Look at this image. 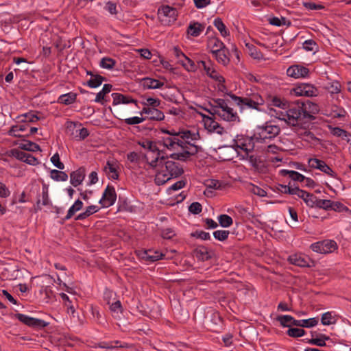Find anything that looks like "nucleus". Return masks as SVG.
I'll use <instances>...</instances> for the list:
<instances>
[{"mask_svg": "<svg viewBox=\"0 0 351 351\" xmlns=\"http://www.w3.org/2000/svg\"><path fill=\"white\" fill-rule=\"evenodd\" d=\"M319 110V106L315 103L308 100L298 101L285 113L281 112L279 119L285 121L290 125L305 128L306 124L315 119V114Z\"/></svg>", "mask_w": 351, "mask_h": 351, "instance_id": "obj_1", "label": "nucleus"}, {"mask_svg": "<svg viewBox=\"0 0 351 351\" xmlns=\"http://www.w3.org/2000/svg\"><path fill=\"white\" fill-rule=\"evenodd\" d=\"M228 95L240 107L241 110L245 108L260 110V106L264 104L263 99L258 95H253L251 97H238L232 93Z\"/></svg>", "mask_w": 351, "mask_h": 351, "instance_id": "obj_2", "label": "nucleus"}, {"mask_svg": "<svg viewBox=\"0 0 351 351\" xmlns=\"http://www.w3.org/2000/svg\"><path fill=\"white\" fill-rule=\"evenodd\" d=\"M280 132V129L278 126L266 124L265 125L258 127L254 135L256 143H267L270 140L278 135Z\"/></svg>", "mask_w": 351, "mask_h": 351, "instance_id": "obj_3", "label": "nucleus"}, {"mask_svg": "<svg viewBox=\"0 0 351 351\" xmlns=\"http://www.w3.org/2000/svg\"><path fill=\"white\" fill-rule=\"evenodd\" d=\"M256 140L254 135L252 137L237 135L236 137L232 140V145L231 147L234 148L238 154H240V151L245 152L246 156L252 152L254 148Z\"/></svg>", "mask_w": 351, "mask_h": 351, "instance_id": "obj_4", "label": "nucleus"}, {"mask_svg": "<svg viewBox=\"0 0 351 351\" xmlns=\"http://www.w3.org/2000/svg\"><path fill=\"white\" fill-rule=\"evenodd\" d=\"M138 145H141L145 149L156 155L154 159L152 160L151 161H149V157L147 155L145 154L144 156L150 167L155 169L158 166V162H160V164L162 162V160L165 159V157L163 156H160L161 152L157 147L156 143L146 139L139 141Z\"/></svg>", "mask_w": 351, "mask_h": 351, "instance_id": "obj_5", "label": "nucleus"}, {"mask_svg": "<svg viewBox=\"0 0 351 351\" xmlns=\"http://www.w3.org/2000/svg\"><path fill=\"white\" fill-rule=\"evenodd\" d=\"M338 245L334 240L326 239L311 245V249L320 254L332 253L337 250Z\"/></svg>", "mask_w": 351, "mask_h": 351, "instance_id": "obj_6", "label": "nucleus"}, {"mask_svg": "<svg viewBox=\"0 0 351 351\" xmlns=\"http://www.w3.org/2000/svg\"><path fill=\"white\" fill-rule=\"evenodd\" d=\"M198 64L203 66L206 74L210 78L213 79L214 80H215L219 83V90L222 91L223 89H226V86L224 85V82H225L224 77L222 75H221L219 73V72L215 70V69L214 67H213L212 66L207 65L206 62L203 60L198 62Z\"/></svg>", "mask_w": 351, "mask_h": 351, "instance_id": "obj_7", "label": "nucleus"}, {"mask_svg": "<svg viewBox=\"0 0 351 351\" xmlns=\"http://www.w3.org/2000/svg\"><path fill=\"white\" fill-rule=\"evenodd\" d=\"M215 114L221 117L223 120L228 122H239L240 119L238 116L237 112H234V110L228 106V104H226L225 106L223 107L222 109L215 110Z\"/></svg>", "mask_w": 351, "mask_h": 351, "instance_id": "obj_8", "label": "nucleus"}, {"mask_svg": "<svg viewBox=\"0 0 351 351\" xmlns=\"http://www.w3.org/2000/svg\"><path fill=\"white\" fill-rule=\"evenodd\" d=\"M203 122L205 129L209 133H217L223 135L227 133V131L218 122L208 116L203 117Z\"/></svg>", "mask_w": 351, "mask_h": 351, "instance_id": "obj_9", "label": "nucleus"}, {"mask_svg": "<svg viewBox=\"0 0 351 351\" xmlns=\"http://www.w3.org/2000/svg\"><path fill=\"white\" fill-rule=\"evenodd\" d=\"M117 199V193L114 186L108 185L106 188L99 204L102 207L108 208L112 206Z\"/></svg>", "mask_w": 351, "mask_h": 351, "instance_id": "obj_10", "label": "nucleus"}, {"mask_svg": "<svg viewBox=\"0 0 351 351\" xmlns=\"http://www.w3.org/2000/svg\"><path fill=\"white\" fill-rule=\"evenodd\" d=\"M173 53L178 59V62L180 63L187 71H195L197 66L195 62L186 56L178 47L173 49Z\"/></svg>", "mask_w": 351, "mask_h": 351, "instance_id": "obj_11", "label": "nucleus"}, {"mask_svg": "<svg viewBox=\"0 0 351 351\" xmlns=\"http://www.w3.org/2000/svg\"><path fill=\"white\" fill-rule=\"evenodd\" d=\"M297 96L314 97L318 95V90L311 84H301L293 88Z\"/></svg>", "mask_w": 351, "mask_h": 351, "instance_id": "obj_12", "label": "nucleus"}, {"mask_svg": "<svg viewBox=\"0 0 351 351\" xmlns=\"http://www.w3.org/2000/svg\"><path fill=\"white\" fill-rule=\"evenodd\" d=\"M15 317L20 322L27 325L28 326L37 327V328H45L48 324L44 320L31 317L26 315L21 314V313L16 314Z\"/></svg>", "mask_w": 351, "mask_h": 351, "instance_id": "obj_13", "label": "nucleus"}, {"mask_svg": "<svg viewBox=\"0 0 351 351\" xmlns=\"http://www.w3.org/2000/svg\"><path fill=\"white\" fill-rule=\"evenodd\" d=\"M310 167L319 169L324 173L335 177V172L323 160L317 158H310L308 161Z\"/></svg>", "mask_w": 351, "mask_h": 351, "instance_id": "obj_14", "label": "nucleus"}, {"mask_svg": "<svg viewBox=\"0 0 351 351\" xmlns=\"http://www.w3.org/2000/svg\"><path fill=\"white\" fill-rule=\"evenodd\" d=\"M119 163L115 160H108L104 167V171L109 179L118 180L119 174L118 172Z\"/></svg>", "mask_w": 351, "mask_h": 351, "instance_id": "obj_15", "label": "nucleus"}, {"mask_svg": "<svg viewBox=\"0 0 351 351\" xmlns=\"http://www.w3.org/2000/svg\"><path fill=\"white\" fill-rule=\"evenodd\" d=\"M308 68L298 64L292 65L287 70V75L293 78L305 77L308 76Z\"/></svg>", "mask_w": 351, "mask_h": 351, "instance_id": "obj_16", "label": "nucleus"}, {"mask_svg": "<svg viewBox=\"0 0 351 351\" xmlns=\"http://www.w3.org/2000/svg\"><path fill=\"white\" fill-rule=\"evenodd\" d=\"M159 143L169 150L176 149V147H180L181 148L186 147L182 141L176 137H162Z\"/></svg>", "mask_w": 351, "mask_h": 351, "instance_id": "obj_17", "label": "nucleus"}, {"mask_svg": "<svg viewBox=\"0 0 351 351\" xmlns=\"http://www.w3.org/2000/svg\"><path fill=\"white\" fill-rule=\"evenodd\" d=\"M166 171L171 178H177L184 173L182 167L176 162L167 160L165 162Z\"/></svg>", "mask_w": 351, "mask_h": 351, "instance_id": "obj_18", "label": "nucleus"}, {"mask_svg": "<svg viewBox=\"0 0 351 351\" xmlns=\"http://www.w3.org/2000/svg\"><path fill=\"white\" fill-rule=\"evenodd\" d=\"M140 114H147V118L152 121H160L165 119L164 113L156 108H143Z\"/></svg>", "mask_w": 351, "mask_h": 351, "instance_id": "obj_19", "label": "nucleus"}, {"mask_svg": "<svg viewBox=\"0 0 351 351\" xmlns=\"http://www.w3.org/2000/svg\"><path fill=\"white\" fill-rule=\"evenodd\" d=\"M12 154L18 160L25 162L31 165H36L38 163L36 158L32 155L18 149H12Z\"/></svg>", "mask_w": 351, "mask_h": 351, "instance_id": "obj_20", "label": "nucleus"}, {"mask_svg": "<svg viewBox=\"0 0 351 351\" xmlns=\"http://www.w3.org/2000/svg\"><path fill=\"white\" fill-rule=\"evenodd\" d=\"M199 151V147L195 145H192L191 150H184L180 153L171 154L169 157L173 160L186 161L191 156L196 154Z\"/></svg>", "mask_w": 351, "mask_h": 351, "instance_id": "obj_21", "label": "nucleus"}, {"mask_svg": "<svg viewBox=\"0 0 351 351\" xmlns=\"http://www.w3.org/2000/svg\"><path fill=\"white\" fill-rule=\"evenodd\" d=\"M158 15L162 21H164L162 17H168L169 18V21H174L176 19L177 10L169 5H164L158 10Z\"/></svg>", "mask_w": 351, "mask_h": 351, "instance_id": "obj_22", "label": "nucleus"}, {"mask_svg": "<svg viewBox=\"0 0 351 351\" xmlns=\"http://www.w3.org/2000/svg\"><path fill=\"white\" fill-rule=\"evenodd\" d=\"M291 264L298 267H310L311 260L302 254H293L289 257Z\"/></svg>", "mask_w": 351, "mask_h": 351, "instance_id": "obj_23", "label": "nucleus"}, {"mask_svg": "<svg viewBox=\"0 0 351 351\" xmlns=\"http://www.w3.org/2000/svg\"><path fill=\"white\" fill-rule=\"evenodd\" d=\"M84 177L85 170L83 168H80L70 174V182L73 186L76 187L82 182Z\"/></svg>", "mask_w": 351, "mask_h": 351, "instance_id": "obj_24", "label": "nucleus"}, {"mask_svg": "<svg viewBox=\"0 0 351 351\" xmlns=\"http://www.w3.org/2000/svg\"><path fill=\"white\" fill-rule=\"evenodd\" d=\"M141 84L144 88L157 89L164 86V83L153 78L145 77L141 80Z\"/></svg>", "mask_w": 351, "mask_h": 351, "instance_id": "obj_25", "label": "nucleus"}, {"mask_svg": "<svg viewBox=\"0 0 351 351\" xmlns=\"http://www.w3.org/2000/svg\"><path fill=\"white\" fill-rule=\"evenodd\" d=\"M112 97L113 98V105H118L120 104H128L130 103H134L137 105L136 100L121 93H112Z\"/></svg>", "mask_w": 351, "mask_h": 351, "instance_id": "obj_26", "label": "nucleus"}, {"mask_svg": "<svg viewBox=\"0 0 351 351\" xmlns=\"http://www.w3.org/2000/svg\"><path fill=\"white\" fill-rule=\"evenodd\" d=\"M40 204L43 206H49L51 205V201L49 197V193H48V187L45 185L43 186L42 189V200L38 198L36 201V204L35 206L36 211L40 210L41 206Z\"/></svg>", "mask_w": 351, "mask_h": 351, "instance_id": "obj_27", "label": "nucleus"}, {"mask_svg": "<svg viewBox=\"0 0 351 351\" xmlns=\"http://www.w3.org/2000/svg\"><path fill=\"white\" fill-rule=\"evenodd\" d=\"M204 29V25L199 23V22L192 21L190 23L187 28V34L193 37H197L200 35Z\"/></svg>", "mask_w": 351, "mask_h": 351, "instance_id": "obj_28", "label": "nucleus"}, {"mask_svg": "<svg viewBox=\"0 0 351 351\" xmlns=\"http://www.w3.org/2000/svg\"><path fill=\"white\" fill-rule=\"evenodd\" d=\"M163 256L164 255L160 252L149 250L143 252L142 258L145 261L154 262L158 260L162 259Z\"/></svg>", "mask_w": 351, "mask_h": 351, "instance_id": "obj_29", "label": "nucleus"}, {"mask_svg": "<svg viewBox=\"0 0 351 351\" xmlns=\"http://www.w3.org/2000/svg\"><path fill=\"white\" fill-rule=\"evenodd\" d=\"M214 51L213 56L219 63L226 65L229 62L230 60L227 56L228 49L226 47L219 51L217 49Z\"/></svg>", "mask_w": 351, "mask_h": 351, "instance_id": "obj_30", "label": "nucleus"}, {"mask_svg": "<svg viewBox=\"0 0 351 351\" xmlns=\"http://www.w3.org/2000/svg\"><path fill=\"white\" fill-rule=\"evenodd\" d=\"M319 319L317 317L310 318L307 319L296 320L293 323V326L311 328L316 326L318 324Z\"/></svg>", "mask_w": 351, "mask_h": 351, "instance_id": "obj_31", "label": "nucleus"}, {"mask_svg": "<svg viewBox=\"0 0 351 351\" xmlns=\"http://www.w3.org/2000/svg\"><path fill=\"white\" fill-rule=\"evenodd\" d=\"M83 207V202L80 200L77 199L75 203L71 206V207L69 209L66 215L64 218V220H69L71 219L76 212L80 210Z\"/></svg>", "mask_w": 351, "mask_h": 351, "instance_id": "obj_32", "label": "nucleus"}, {"mask_svg": "<svg viewBox=\"0 0 351 351\" xmlns=\"http://www.w3.org/2000/svg\"><path fill=\"white\" fill-rule=\"evenodd\" d=\"M325 88L331 94V95H334L341 93V85L337 81L330 82L326 84Z\"/></svg>", "mask_w": 351, "mask_h": 351, "instance_id": "obj_33", "label": "nucleus"}, {"mask_svg": "<svg viewBox=\"0 0 351 351\" xmlns=\"http://www.w3.org/2000/svg\"><path fill=\"white\" fill-rule=\"evenodd\" d=\"M180 138L187 142L189 141H197L199 139L200 136L198 132H194L191 130H183L180 131Z\"/></svg>", "mask_w": 351, "mask_h": 351, "instance_id": "obj_34", "label": "nucleus"}, {"mask_svg": "<svg viewBox=\"0 0 351 351\" xmlns=\"http://www.w3.org/2000/svg\"><path fill=\"white\" fill-rule=\"evenodd\" d=\"M112 87V86L111 84H104L102 90L97 94L96 97L95 99V101L104 104L105 100L104 97L106 94L109 93L111 91Z\"/></svg>", "mask_w": 351, "mask_h": 351, "instance_id": "obj_35", "label": "nucleus"}, {"mask_svg": "<svg viewBox=\"0 0 351 351\" xmlns=\"http://www.w3.org/2000/svg\"><path fill=\"white\" fill-rule=\"evenodd\" d=\"M208 46L210 48L213 54L215 53L214 51L217 49L219 51L225 47L224 44L217 38H210L208 42Z\"/></svg>", "mask_w": 351, "mask_h": 351, "instance_id": "obj_36", "label": "nucleus"}, {"mask_svg": "<svg viewBox=\"0 0 351 351\" xmlns=\"http://www.w3.org/2000/svg\"><path fill=\"white\" fill-rule=\"evenodd\" d=\"M75 99L76 94L73 93H69L60 95L58 99V102L65 105H69L73 104Z\"/></svg>", "mask_w": 351, "mask_h": 351, "instance_id": "obj_37", "label": "nucleus"}, {"mask_svg": "<svg viewBox=\"0 0 351 351\" xmlns=\"http://www.w3.org/2000/svg\"><path fill=\"white\" fill-rule=\"evenodd\" d=\"M281 172L283 176H288L293 181H298L301 182H304V180H305V176L295 171L282 170Z\"/></svg>", "mask_w": 351, "mask_h": 351, "instance_id": "obj_38", "label": "nucleus"}, {"mask_svg": "<svg viewBox=\"0 0 351 351\" xmlns=\"http://www.w3.org/2000/svg\"><path fill=\"white\" fill-rule=\"evenodd\" d=\"M213 25L219 30L223 37H226L229 35V31L227 29L221 19L216 18L214 20Z\"/></svg>", "mask_w": 351, "mask_h": 351, "instance_id": "obj_39", "label": "nucleus"}, {"mask_svg": "<svg viewBox=\"0 0 351 351\" xmlns=\"http://www.w3.org/2000/svg\"><path fill=\"white\" fill-rule=\"evenodd\" d=\"M277 320L285 327H290L291 325L293 326V323L296 322V319L288 315L278 316Z\"/></svg>", "mask_w": 351, "mask_h": 351, "instance_id": "obj_40", "label": "nucleus"}, {"mask_svg": "<svg viewBox=\"0 0 351 351\" xmlns=\"http://www.w3.org/2000/svg\"><path fill=\"white\" fill-rule=\"evenodd\" d=\"M104 81H106L104 77L100 75H95L87 82V85L90 88H97Z\"/></svg>", "mask_w": 351, "mask_h": 351, "instance_id": "obj_41", "label": "nucleus"}, {"mask_svg": "<svg viewBox=\"0 0 351 351\" xmlns=\"http://www.w3.org/2000/svg\"><path fill=\"white\" fill-rule=\"evenodd\" d=\"M51 178L56 181H66L68 179L67 174L61 171L53 169L50 172Z\"/></svg>", "mask_w": 351, "mask_h": 351, "instance_id": "obj_42", "label": "nucleus"}, {"mask_svg": "<svg viewBox=\"0 0 351 351\" xmlns=\"http://www.w3.org/2000/svg\"><path fill=\"white\" fill-rule=\"evenodd\" d=\"M171 178V177L167 172H158L155 176V182L158 185H161L167 182Z\"/></svg>", "mask_w": 351, "mask_h": 351, "instance_id": "obj_43", "label": "nucleus"}, {"mask_svg": "<svg viewBox=\"0 0 351 351\" xmlns=\"http://www.w3.org/2000/svg\"><path fill=\"white\" fill-rule=\"evenodd\" d=\"M18 118L20 121L24 123L36 122L39 119L36 114L31 112L21 114L19 116Z\"/></svg>", "mask_w": 351, "mask_h": 351, "instance_id": "obj_44", "label": "nucleus"}, {"mask_svg": "<svg viewBox=\"0 0 351 351\" xmlns=\"http://www.w3.org/2000/svg\"><path fill=\"white\" fill-rule=\"evenodd\" d=\"M315 204V206L317 207V208H323L324 210H330L331 208V206H332V202L331 200H329V199H315L314 200Z\"/></svg>", "mask_w": 351, "mask_h": 351, "instance_id": "obj_45", "label": "nucleus"}, {"mask_svg": "<svg viewBox=\"0 0 351 351\" xmlns=\"http://www.w3.org/2000/svg\"><path fill=\"white\" fill-rule=\"evenodd\" d=\"M218 221L220 226L223 228L230 227L233 223L232 217L225 214L219 215L218 217Z\"/></svg>", "mask_w": 351, "mask_h": 351, "instance_id": "obj_46", "label": "nucleus"}, {"mask_svg": "<svg viewBox=\"0 0 351 351\" xmlns=\"http://www.w3.org/2000/svg\"><path fill=\"white\" fill-rule=\"evenodd\" d=\"M23 150L36 152L40 150V146L33 142L31 141H25L23 143H21L19 146Z\"/></svg>", "mask_w": 351, "mask_h": 351, "instance_id": "obj_47", "label": "nucleus"}, {"mask_svg": "<svg viewBox=\"0 0 351 351\" xmlns=\"http://www.w3.org/2000/svg\"><path fill=\"white\" fill-rule=\"evenodd\" d=\"M336 319L332 315L331 312H326L322 314L321 322L323 325H330L335 324Z\"/></svg>", "mask_w": 351, "mask_h": 351, "instance_id": "obj_48", "label": "nucleus"}, {"mask_svg": "<svg viewBox=\"0 0 351 351\" xmlns=\"http://www.w3.org/2000/svg\"><path fill=\"white\" fill-rule=\"evenodd\" d=\"M116 64V61L110 58H103L100 62V66L104 69H112Z\"/></svg>", "mask_w": 351, "mask_h": 351, "instance_id": "obj_49", "label": "nucleus"}, {"mask_svg": "<svg viewBox=\"0 0 351 351\" xmlns=\"http://www.w3.org/2000/svg\"><path fill=\"white\" fill-rule=\"evenodd\" d=\"M213 101H214L215 105L212 106V108L210 110H208V112L213 115H215V110H217V109L218 110L222 109L223 107L225 106L228 102L226 100L223 99H215Z\"/></svg>", "mask_w": 351, "mask_h": 351, "instance_id": "obj_50", "label": "nucleus"}, {"mask_svg": "<svg viewBox=\"0 0 351 351\" xmlns=\"http://www.w3.org/2000/svg\"><path fill=\"white\" fill-rule=\"evenodd\" d=\"M306 332L304 329L298 328H290L287 334L291 337H300L305 335Z\"/></svg>", "mask_w": 351, "mask_h": 351, "instance_id": "obj_51", "label": "nucleus"}, {"mask_svg": "<svg viewBox=\"0 0 351 351\" xmlns=\"http://www.w3.org/2000/svg\"><path fill=\"white\" fill-rule=\"evenodd\" d=\"M329 337L325 335H322L319 338H313L308 340V343L317 346L323 347L326 346V340H328Z\"/></svg>", "mask_w": 351, "mask_h": 351, "instance_id": "obj_52", "label": "nucleus"}, {"mask_svg": "<svg viewBox=\"0 0 351 351\" xmlns=\"http://www.w3.org/2000/svg\"><path fill=\"white\" fill-rule=\"evenodd\" d=\"M89 135L88 130L85 128H77L75 135V138L77 140H84Z\"/></svg>", "mask_w": 351, "mask_h": 351, "instance_id": "obj_53", "label": "nucleus"}, {"mask_svg": "<svg viewBox=\"0 0 351 351\" xmlns=\"http://www.w3.org/2000/svg\"><path fill=\"white\" fill-rule=\"evenodd\" d=\"M143 104L144 106H147V108H157L160 104V100L158 99L148 97L146 99V101ZM144 108H146V106Z\"/></svg>", "mask_w": 351, "mask_h": 351, "instance_id": "obj_54", "label": "nucleus"}, {"mask_svg": "<svg viewBox=\"0 0 351 351\" xmlns=\"http://www.w3.org/2000/svg\"><path fill=\"white\" fill-rule=\"evenodd\" d=\"M229 233L228 230H216L213 232V236L216 239L223 241L228 239Z\"/></svg>", "mask_w": 351, "mask_h": 351, "instance_id": "obj_55", "label": "nucleus"}, {"mask_svg": "<svg viewBox=\"0 0 351 351\" xmlns=\"http://www.w3.org/2000/svg\"><path fill=\"white\" fill-rule=\"evenodd\" d=\"M250 191L259 197H265L267 195V192L264 189L254 184L250 185Z\"/></svg>", "mask_w": 351, "mask_h": 351, "instance_id": "obj_56", "label": "nucleus"}, {"mask_svg": "<svg viewBox=\"0 0 351 351\" xmlns=\"http://www.w3.org/2000/svg\"><path fill=\"white\" fill-rule=\"evenodd\" d=\"M250 163L256 169H258L261 166V159L254 155L247 156Z\"/></svg>", "mask_w": 351, "mask_h": 351, "instance_id": "obj_57", "label": "nucleus"}, {"mask_svg": "<svg viewBox=\"0 0 351 351\" xmlns=\"http://www.w3.org/2000/svg\"><path fill=\"white\" fill-rule=\"evenodd\" d=\"M66 131L67 132L71 133V134H74V131L76 132L77 128L81 127V123L78 122L73 121H67L66 123Z\"/></svg>", "mask_w": 351, "mask_h": 351, "instance_id": "obj_58", "label": "nucleus"}, {"mask_svg": "<svg viewBox=\"0 0 351 351\" xmlns=\"http://www.w3.org/2000/svg\"><path fill=\"white\" fill-rule=\"evenodd\" d=\"M332 134L334 136L341 137L343 139H346L349 136L347 131L340 128H334L332 130Z\"/></svg>", "mask_w": 351, "mask_h": 351, "instance_id": "obj_59", "label": "nucleus"}, {"mask_svg": "<svg viewBox=\"0 0 351 351\" xmlns=\"http://www.w3.org/2000/svg\"><path fill=\"white\" fill-rule=\"evenodd\" d=\"M330 210H333L337 212L348 211V208L344 206L339 202H332V206Z\"/></svg>", "mask_w": 351, "mask_h": 351, "instance_id": "obj_60", "label": "nucleus"}, {"mask_svg": "<svg viewBox=\"0 0 351 351\" xmlns=\"http://www.w3.org/2000/svg\"><path fill=\"white\" fill-rule=\"evenodd\" d=\"M202 206L199 202H193L189 207V210L190 213L197 215L202 212Z\"/></svg>", "mask_w": 351, "mask_h": 351, "instance_id": "obj_61", "label": "nucleus"}, {"mask_svg": "<svg viewBox=\"0 0 351 351\" xmlns=\"http://www.w3.org/2000/svg\"><path fill=\"white\" fill-rule=\"evenodd\" d=\"M51 162L53 165L59 169H63L64 168V164L60 160V156L58 153L55 154L51 158Z\"/></svg>", "mask_w": 351, "mask_h": 351, "instance_id": "obj_62", "label": "nucleus"}, {"mask_svg": "<svg viewBox=\"0 0 351 351\" xmlns=\"http://www.w3.org/2000/svg\"><path fill=\"white\" fill-rule=\"evenodd\" d=\"M304 7H305L308 10H322L324 7L321 4H317L314 2L307 1L303 3Z\"/></svg>", "mask_w": 351, "mask_h": 351, "instance_id": "obj_63", "label": "nucleus"}, {"mask_svg": "<svg viewBox=\"0 0 351 351\" xmlns=\"http://www.w3.org/2000/svg\"><path fill=\"white\" fill-rule=\"evenodd\" d=\"M316 46V43L313 40H307L303 43V48L308 51H315Z\"/></svg>", "mask_w": 351, "mask_h": 351, "instance_id": "obj_64", "label": "nucleus"}]
</instances>
